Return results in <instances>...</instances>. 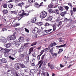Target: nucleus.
I'll return each mask as SVG.
<instances>
[{
  "label": "nucleus",
  "mask_w": 76,
  "mask_h": 76,
  "mask_svg": "<svg viewBox=\"0 0 76 76\" xmlns=\"http://www.w3.org/2000/svg\"><path fill=\"white\" fill-rule=\"evenodd\" d=\"M16 53H17V51H16V50H13L12 52V54L13 56H15V55L16 54Z\"/></svg>",
  "instance_id": "obj_23"
},
{
  "label": "nucleus",
  "mask_w": 76,
  "mask_h": 76,
  "mask_svg": "<svg viewBox=\"0 0 76 76\" xmlns=\"http://www.w3.org/2000/svg\"><path fill=\"white\" fill-rule=\"evenodd\" d=\"M45 66L43 65L42 67V70H44V69H45Z\"/></svg>",
  "instance_id": "obj_61"
},
{
  "label": "nucleus",
  "mask_w": 76,
  "mask_h": 76,
  "mask_svg": "<svg viewBox=\"0 0 76 76\" xmlns=\"http://www.w3.org/2000/svg\"><path fill=\"white\" fill-rule=\"evenodd\" d=\"M2 12H3L4 14V15H6L7 13H8V11L7 10H3Z\"/></svg>",
  "instance_id": "obj_27"
},
{
  "label": "nucleus",
  "mask_w": 76,
  "mask_h": 76,
  "mask_svg": "<svg viewBox=\"0 0 76 76\" xmlns=\"http://www.w3.org/2000/svg\"><path fill=\"white\" fill-rule=\"evenodd\" d=\"M25 31L26 32H27L28 33H29V30L28 29L26 28H25Z\"/></svg>",
  "instance_id": "obj_50"
},
{
  "label": "nucleus",
  "mask_w": 76,
  "mask_h": 76,
  "mask_svg": "<svg viewBox=\"0 0 76 76\" xmlns=\"http://www.w3.org/2000/svg\"><path fill=\"white\" fill-rule=\"evenodd\" d=\"M20 69H22V68H25L26 67L23 64H19Z\"/></svg>",
  "instance_id": "obj_18"
},
{
  "label": "nucleus",
  "mask_w": 76,
  "mask_h": 76,
  "mask_svg": "<svg viewBox=\"0 0 76 76\" xmlns=\"http://www.w3.org/2000/svg\"><path fill=\"white\" fill-rule=\"evenodd\" d=\"M58 8L59 10H61V11H63L64 10V9L63 8V7H61V6H59L58 7Z\"/></svg>",
  "instance_id": "obj_26"
},
{
  "label": "nucleus",
  "mask_w": 76,
  "mask_h": 76,
  "mask_svg": "<svg viewBox=\"0 0 76 76\" xmlns=\"http://www.w3.org/2000/svg\"><path fill=\"white\" fill-rule=\"evenodd\" d=\"M52 19H53V17L52 16H49L48 18L47 19V20L51 21L52 20Z\"/></svg>",
  "instance_id": "obj_32"
},
{
  "label": "nucleus",
  "mask_w": 76,
  "mask_h": 76,
  "mask_svg": "<svg viewBox=\"0 0 76 76\" xmlns=\"http://www.w3.org/2000/svg\"><path fill=\"white\" fill-rule=\"evenodd\" d=\"M6 38H3L2 39H1V41L3 42H6Z\"/></svg>",
  "instance_id": "obj_30"
},
{
  "label": "nucleus",
  "mask_w": 76,
  "mask_h": 76,
  "mask_svg": "<svg viewBox=\"0 0 76 76\" xmlns=\"http://www.w3.org/2000/svg\"><path fill=\"white\" fill-rule=\"evenodd\" d=\"M43 4V2H41L40 5H39L38 3H37V2H36L35 3V5L34 6L36 7H37V8H39L41 6H42V4Z\"/></svg>",
  "instance_id": "obj_7"
},
{
  "label": "nucleus",
  "mask_w": 76,
  "mask_h": 76,
  "mask_svg": "<svg viewBox=\"0 0 76 76\" xmlns=\"http://www.w3.org/2000/svg\"><path fill=\"white\" fill-rule=\"evenodd\" d=\"M24 4V3L23 2H22L20 3H19L18 4V6H20V7H21L22 6H23V5Z\"/></svg>",
  "instance_id": "obj_41"
},
{
  "label": "nucleus",
  "mask_w": 76,
  "mask_h": 76,
  "mask_svg": "<svg viewBox=\"0 0 76 76\" xmlns=\"http://www.w3.org/2000/svg\"><path fill=\"white\" fill-rule=\"evenodd\" d=\"M53 31H56V24L53 25Z\"/></svg>",
  "instance_id": "obj_33"
},
{
  "label": "nucleus",
  "mask_w": 76,
  "mask_h": 76,
  "mask_svg": "<svg viewBox=\"0 0 76 76\" xmlns=\"http://www.w3.org/2000/svg\"><path fill=\"white\" fill-rule=\"evenodd\" d=\"M32 56L34 57H36V56H37V55H36V54H35V53H34L33 54H32Z\"/></svg>",
  "instance_id": "obj_57"
},
{
  "label": "nucleus",
  "mask_w": 76,
  "mask_h": 76,
  "mask_svg": "<svg viewBox=\"0 0 76 76\" xmlns=\"http://www.w3.org/2000/svg\"><path fill=\"white\" fill-rule=\"evenodd\" d=\"M50 47L49 46L48 48L45 49L44 50L45 51H47L48 50H50Z\"/></svg>",
  "instance_id": "obj_44"
},
{
  "label": "nucleus",
  "mask_w": 76,
  "mask_h": 76,
  "mask_svg": "<svg viewBox=\"0 0 76 76\" xmlns=\"http://www.w3.org/2000/svg\"><path fill=\"white\" fill-rule=\"evenodd\" d=\"M51 30H52V29H49L48 30H45V32H46L47 33L48 32H50V31H51Z\"/></svg>",
  "instance_id": "obj_37"
},
{
  "label": "nucleus",
  "mask_w": 76,
  "mask_h": 76,
  "mask_svg": "<svg viewBox=\"0 0 76 76\" xmlns=\"http://www.w3.org/2000/svg\"><path fill=\"white\" fill-rule=\"evenodd\" d=\"M9 8L10 9H12L13 7V5H12L11 4H9L8 5Z\"/></svg>",
  "instance_id": "obj_34"
},
{
  "label": "nucleus",
  "mask_w": 76,
  "mask_h": 76,
  "mask_svg": "<svg viewBox=\"0 0 76 76\" xmlns=\"http://www.w3.org/2000/svg\"><path fill=\"white\" fill-rule=\"evenodd\" d=\"M44 57H45V55H43L41 57V59H42L41 60H40V61H39L38 62V64H39L42 61V60L44 58Z\"/></svg>",
  "instance_id": "obj_13"
},
{
  "label": "nucleus",
  "mask_w": 76,
  "mask_h": 76,
  "mask_svg": "<svg viewBox=\"0 0 76 76\" xmlns=\"http://www.w3.org/2000/svg\"><path fill=\"white\" fill-rule=\"evenodd\" d=\"M31 22L32 23H35L37 20V18H33L31 19Z\"/></svg>",
  "instance_id": "obj_25"
},
{
  "label": "nucleus",
  "mask_w": 76,
  "mask_h": 76,
  "mask_svg": "<svg viewBox=\"0 0 76 76\" xmlns=\"http://www.w3.org/2000/svg\"><path fill=\"white\" fill-rule=\"evenodd\" d=\"M63 7H64L66 10H68L69 9V7H68L67 6H63Z\"/></svg>",
  "instance_id": "obj_45"
},
{
  "label": "nucleus",
  "mask_w": 76,
  "mask_h": 76,
  "mask_svg": "<svg viewBox=\"0 0 76 76\" xmlns=\"http://www.w3.org/2000/svg\"><path fill=\"white\" fill-rule=\"evenodd\" d=\"M68 5L70 7H72V5L71 3H68Z\"/></svg>",
  "instance_id": "obj_59"
},
{
  "label": "nucleus",
  "mask_w": 76,
  "mask_h": 76,
  "mask_svg": "<svg viewBox=\"0 0 76 76\" xmlns=\"http://www.w3.org/2000/svg\"><path fill=\"white\" fill-rule=\"evenodd\" d=\"M34 51V48L33 47L31 48L29 50V51H28V54H30Z\"/></svg>",
  "instance_id": "obj_17"
},
{
  "label": "nucleus",
  "mask_w": 76,
  "mask_h": 76,
  "mask_svg": "<svg viewBox=\"0 0 76 76\" xmlns=\"http://www.w3.org/2000/svg\"><path fill=\"white\" fill-rule=\"evenodd\" d=\"M59 10H58L56 9L55 10H53V13H55L56 14H58Z\"/></svg>",
  "instance_id": "obj_28"
},
{
  "label": "nucleus",
  "mask_w": 76,
  "mask_h": 76,
  "mask_svg": "<svg viewBox=\"0 0 76 76\" xmlns=\"http://www.w3.org/2000/svg\"><path fill=\"white\" fill-rule=\"evenodd\" d=\"M11 50L7 49L6 48L3 49L1 47H0V51L2 53H3V52H5V51H7L8 52H9V51H10Z\"/></svg>",
  "instance_id": "obj_6"
},
{
  "label": "nucleus",
  "mask_w": 76,
  "mask_h": 76,
  "mask_svg": "<svg viewBox=\"0 0 76 76\" xmlns=\"http://www.w3.org/2000/svg\"><path fill=\"white\" fill-rule=\"evenodd\" d=\"M33 60H32L31 61V64L32 66H35V64L34 62L35 61V59H33Z\"/></svg>",
  "instance_id": "obj_21"
},
{
  "label": "nucleus",
  "mask_w": 76,
  "mask_h": 76,
  "mask_svg": "<svg viewBox=\"0 0 76 76\" xmlns=\"http://www.w3.org/2000/svg\"><path fill=\"white\" fill-rule=\"evenodd\" d=\"M24 50V46H21L20 47V48L18 50V52H22Z\"/></svg>",
  "instance_id": "obj_11"
},
{
  "label": "nucleus",
  "mask_w": 76,
  "mask_h": 76,
  "mask_svg": "<svg viewBox=\"0 0 76 76\" xmlns=\"http://www.w3.org/2000/svg\"><path fill=\"white\" fill-rule=\"evenodd\" d=\"M43 61H42L41 64H40L39 67V69H40L41 68V66H42V64L43 63Z\"/></svg>",
  "instance_id": "obj_55"
},
{
  "label": "nucleus",
  "mask_w": 76,
  "mask_h": 76,
  "mask_svg": "<svg viewBox=\"0 0 76 76\" xmlns=\"http://www.w3.org/2000/svg\"><path fill=\"white\" fill-rule=\"evenodd\" d=\"M41 31V30H40V31H39L38 30V28L37 27L34 28L32 30V32L33 34H37V33H39Z\"/></svg>",
  "instance_id": "obj_5"
},
{
  "label": "nucleus",
  "mask_w": 76,
  "mask_h": 76,
  "mask_svg": "<svg viewBox=\"0 0 76 76\" xmlns=\"http://www.w3.org/2000/svg\"><path fill=\"white\" fill-rule=\"evenodd\" d=\"M42 76H45V72H43L42 73Z\"/></svg>",
  "instance_id": "obj_60"
},
{
  "label": "nucleus",
  "mask_w": 76,
  "mask_h": 76,
  "mask_svg": "<svg viewBox=\"0 0 76 76\" xmlns=\"http://www.w3.org/2000/svg\"><path fill=\"white\" fill-rule=\"evenodd\" d=\"M25 59L26 61L27 62H29V56H26L25 57Z\"/></svg>",
  "instance_id": "obj_20"
},
{
  "label": "nucleus",
  "mask_w": 76,
  "mask_h": 76,
  "mask_svg": "<svg viewBox=\"0 0 76 76\" xmlns=\"http://www.w3.org/2000/svg\"><path fill=\"white\" fill-rule=\"evenodd\" d=\"M43 61V62L42 64L43 66H45V65H46V64L47 63V61H44H44Z\"/></svg>",
  "instance_id": "obj_54"
},
{
  "label": "nucleus",
  "mask_w": 76,
  "mask_h": 76,
  "mask_svg": "<svg viewBox=\"0 0 76 76\" xmlns=\"http://www.w3.org/2000/svg\"><path fill=\"white\" fill-rule=\"evenodd\" d=\"M9 58H10V60H15V58L12 57L11 56H9Z\"/></svg>",
  "instance_id": "obj_43"
},
{
  "label": "nucleus",
  "mask_w": 76,
  "mask_h": 76,
  "mask_svg": "<svg viewBox=\"0 0 76 76\" xmlns=\"http://www.w3.org/2000/svg\"><path fill=\"white\" fill-rule=\"evenodd\" d=\"M73 11H74V12H75L76 11V8H74Z\"/></svg>",
  "instance_id": "obj_64"
},
{
  "label": "nucleus",
  "mask_w": 76,
  "mask_h": 76,
  "mask_svg": "<svg viewBox=\"0 0 76 76\" xmlns=\"http://www.w3.org/2000/svg\"><path fill=\"white\" fill-rule=\"evenodd\" d=\"M24 72L26 73H28V69H25L24 70Z\"/></svg>",
  "instance_id": "obj_52"
},
{
  "label": "nucleus",
  "mask_w": 76,
  "mask_h": 76,
  "mask_svg": "<svg viewBox=\"0 0 76 76\" xmlns=\"http://www.w3.org/2000/svg\"><path fill=\"white\" fill-rule=\"evenodd\" d=\"M48 11L50 13H54V11H53L51 9H49Z\"/></svg>",
  "instance_id": "obj_36"
},
{
  "label": "nucleus",
  "mask_w": 76,
  "mask_h": 76,
  "mask_svg": "<svg viewBox=\"0 0 76 76\" xmlns=\"http://www.w3.org/2000/svg\"><path fill=\"white\" fill-rule=\"evenodd\" d=\"M7 4H5L3 5V7L4 8H7Z\"/></svg>",
  "instance_id": "obj_49"
},
{
  "label": "nucleus",
  "mask_w": 76,
  "mask_h": 76,
  "mask_svg": "<svg viewBox=\"0 0 76 76\" xmlns=\"http://www.w3.org/2000/svg\"><path fill=\"white\" fill-rule=\"evenodd\" d=\"M48 65L51 69H54V66H53V65L51 64H50V63H48Z\"/></svg>",
  "instance_id": "obj_16"
},
{
  "label": "nucleus",
  "mask_w": 76,
  "mask_h": 76,
  "mask_svg": "<svg viewBox=\"0 0 76 76\" xmlns=\"http://www.w3.org/2000/svg\"><path fill=\"white\" fill-rule=\"evenodd\" d=\"M66 12H63L61 13L60 15H61V16H62L63 17H64V16H65V15L66 14Z\"/></svg>",
  "instance_id": "obj_19"
},
{
  "label": "nucleus",
  "mask_w": 76,
  "mask_h": 76,
  "mask_svg": "<svg viewBox=\"0 0 76 76\" xmlns=\"http://www.w3.org/2000/svg\"><path fill=\"white\" fill-rule=\"evenodd\" d=\"M15 69L17 70H18L20 69L19 64H16L15 65Z\"/></svg>",
  "instance_id": "obj_8"
},
{
  "label": "nucleus",
  "mask_w": 76,
  "mask_h": 76,
  "mask_svg": "<svg viewBox=\"0 0 76 76\" xmlns=\"http://www.w3.org/2000/svg\"><path fill=\"white\" fill-rule=\"evenodd\" d=\"M42 55V54H40L39 55H38L37 57V59L39 60V59H40V56Z\"/></svg>",
  "instance_id": "obj_40"
},
{
  "label": "nucleus",
  "mask_w": 76,
  "mask_h": 76,
  "mask_svg": "<svg viewBox=\"0 0 76 76\" xmlns=\"http://www.w3.org/2000/svg\"><path fill=\"white\" fill-rule=\"evenodd\" d=\"M64 21H66L67 22V21H69V19H68L67 18L65 17Z\"/></svg>",
  "instance_id": "obj_58"
},
{
  "label": "nucleus",
  "mask_w": 76,
  "mask_h": 76,
  "mask_svg": "<svg viewBox=\"0 0 76 76\" xmlns=\"http://www.w3.org/2000/svg\"><path fill=\"white\" fill-rule=\"evenodd\" d=\"M50 8H53V5L51 4L50 5Z\"/></svg>",
  "instance_id": "obj_63"
},
{
  "label": "nucleus",
  "mask_w": 76,
  "mask_h": 76,
  "mask_svg": "<svg viewBox=\"0 0 76 76\" xmlns=\"http://www.w3.org/2000/svg\"><path fill=\"white\" fill-rule=\"evenodd\" d=\"M15 30L17 31H19V30H20V28H15Z\"/></svg>",
  "instance_id": "obj_53"
},
{
  "label": "nucleus",
  "mask_w": 76,
  "mask_h": 76,
  "mask_svg": "<svg viewBox=\"0 0 76 76\" xmlns=\"http://www.w3.org/2000/svg\"><path fill=\"white\" fill-rule=\"evenodd\" d=\"M10 50L9 51V52H7V51H6L5 50L4 52H3L4 53V56L5 57H7L8 56H9V54L8 53H9V51H10Z\"/></svg>",
  "instance_id": "obj_15"
},
{
  "label": "nucleus",
  "mask_w": 76,
  "mask_h": 76,
  "mask_svg": "<svg viewBox=\"0 0 76 76\" xmlns=\"http://www.w3.org/2000/svg\"><path fill=\"white\" fill-rule=\"evenodd\" d=\"M62 25V22L61 21L59 22L57 24V26L58 27H59V26H61Z\"/></svg>",
  "instance_id": "obj_31"
},
{
  "label": "nucleus",
  "mask_w": 76,
  "mask_h": 76,
  "mask_svg": "<svg viewBox=\"0 0 76 76\" xmlns=\"http://www.w3.org/2000/svg\"><path fill=\"white\" fill-rule=\"evenodd\" d=\"M52 56L53 57H56L57 56V54L56 53H52Z\"/></svg>",
  "instance_id": "obj_42"
},
{
  "label": "nucleus",
  "mask_w": 76,
  "mask_h": 76,
  "mask_svg": "<svg viewBox=\"0 0 76 76\" xmlns=\"http://www.w3.org/2000/svg\"><path fill=\"white\" fill-rule=\"evenodd\" d=\"M28 1L30 3H32L33 2H35V0H29Z\"/></svg>",
  "instance_id": "obj_39"
},
{
  "label": "nucleus",
  "mask_w": 76,
  "mask_h": 76,
  "mask_svg": "<svg viewBox=\"0 0 76 76\" xmlns=\"http://www.w3.org/2000/svg\"><path fill=\"white\" fill-rule=\"evenodd\" d=\"M36 24L38 25V26H41V25H43V23L42 22H39L38 23H36Z\"/></svg>",
  "instance_id": "obj_22"
},
{
  "label": "nucleus",
  "mask_w": 76,
  "mask_h": 76,
  "mask_svg": "<svg viewBox=\"0 0 76 76\" xmlns=\"http://www.w3.org/2000/svg\"><path fill=\"white\" fill-rule=\"evenodd\" d=\"M27 55V54L26 53H24L23 54L20 53L19 55V58L20 60H23V58H24V57H25Z\"/></svg>",
  "instance_id": "obj_3"
},
{
  "label": "nucleus",
  "mask_w": 76,
  "mask_h": 76,
  "mask_svg": "<svg viewBox=\"0 0 76 76\" xmlns=\"http://www.w3.org/2000/svg\"><path fill=\"white\" fill-rule=\"evenodd\" d=\"M14 42V44L16 47H18L20 45V42L19 41H15Z\"/></svg>",
  "instance_id": "obj_9"
},
{
  "label": "nucleus",
  "mask_w": 76,
  "mask_h": 76,
  "mask_svg": "<svg viewBox=\"0 0 76 76\" xmlns=\"http://www.w3.org/2000/svg\"><path fill=\"white\" fill-rule=\"evenodd\" d=\"M20 25L19 24V23H15L14 24V26H19Z\"/></svg>",
  "instance_id": "obj_47"
},
{
  "label": "nucleus",
  "mask_w": 76,
  "mask_h": 76,
  "mask_svg": "<svg viewBox=\"0 0 76 76\" xmlns=\"http://www.w3.org/2000/svg\"><path fill=\"white\" fill-rule=\"evenodd\" d=\"M2 62L3 63H7V61L4 58H3L1 60Z\"/></svg>",
  "instance_id": "obj_29"
},
{
  "label": "nucleus",
  "mask_w": 76,
  "mask_h": 76,
  "mask_svg": "<svg viewBox=\"0 0 76 76\" xmlns=\"http://www.w3.org/2000/svg\"><path fill=\"white\" fill-rule=\"evenodd\" d=\"M4 45L5 46L6 48H9L11 46V43H9L7 44H4Z\"/></svg>",
  "instance_id": "obj_12"
},
{
  "label": "nucleus",
  "mask_w": 76,
  "mask_h": 76,
  "mask_svg": "<svg viewBox=\"0 0 76 76\" xmlns=\"http://www.w3.org/2000/svg\"><path fill=\"white\" fill-rule=\"evenodd\" d=\"M18 39L19 42H22L24 40V38L23 37H20Z\"/></svg>",
  "instance_id": "obj_14"
},
{
  "label": "nucleus",
  "mask_w": 76,
  "mask_h": 76,
  "mask_svg": "<svg viewBox=\"0 0 76 76\" xmlns=\"http://www.w3.org/2000/svg\"><path fill=\"white\" fill-rule=\"evenodd\" d=\"M37 42H36L33 43L32 44H31V46H34V45H35L37 44Z\"/></svg>",
  "instance_id": "obj_48"
},
{
  "label": "nucleus",
  "mask_w": 76,
  "mask_h": 76,
  "mask_svg": "<svg viewBox=\"0 0 76 76\" xmlns=\"http://www.w3.org/2000/svg\"><path fill=\"white\" fill-rule=\"evenodd\" d=\"M63 49H60L59 50V51L58 53V54H60V53H61L63 51Z\"/></svg>",
  "instance_id": "obj_35"
},
{
  "label": "nucleus",
  "mask_w": 76,
  "mask_h": 76,
  "mask_svg": "<svg viewBox=\"0 0 76 76\" xmlns=\"http://www.w3.org/2000/svg\"><path fill=\"white\" fill-rule=\"evenodd\" d=\"M50 24L49 23H46L45 24V26H50Z\"/></svg>",
  "instance_id": "obj_46"
},
{
  "label": "nucleus",
  "mask_w": 76,
  "mask_h": 76,
  "mask_svg": "<svg viewBox=\"0 0 76 76\" xmlns=\"http://www.w3.org/2000/svg\"><path fill=\"white\" fill-rule=\"evenodd\" d=\"M11 13H14V14H16V13H17V12H16L13 11H11Z\"/></svg>",
  "instance_id": "obj_56"
},
{
  "label": "nucleus",
  "mask_w": 76,
  "mask_h": 76,
  "mask_svg": "<svg viewBox=\"0 0 76 76\" xmlns=\"http://www.w3.org/2000/svg\"><path fill=\"white\" fill-rule=\"evenodd\" d=\"M47 15V13L45 11H43L40 14V18L42 19L45 18Z\"/></svg>",
  "instance_id": "obj_2"
},
{
  "label": "nucleus",
  "mask_w": 76,
  "mask_h": 76,
  "mask_svg": "<svg viewBox=\"0 0 76 76\" xmlns=\"http://www.w3.org/2000/svg\"><path fill=\"white\" fill-rule=\"evenodd\" d=\"M15 39L16 37L13 35L9 36L7 38V39H8V41H12Z\"/></svg>",
  "instance_id": "obj_4"
},
{
  "label": "nucleus",
  "mask_w": 76,
  "mask_h": 76,
  "mask_svg": "<svg viewBox=\"0 0 76 76\" xmlns=\"http://www.w3.org/2000/svg\"><path fill=\"white\" fill-rule=\"evenodd\" d=\"M53 49H54V48H52L50 49H49L50 50H49V52L51 54H53V51H54Z\"/></svg>",
  "instance_id": "obj_24"
},
{
  "label": "nucleus",
  "mask_w": 76,
  "mask_h": 76,
  "mask_svg": "<svg viewBox=\"0 0 76 76\" xmlns=\"http://www.w3.org/2000/svg\"><path fill=\"white\" fill-rule=\"evenodd\" d=\"M28 44H29V43L28 42L25 43L24 44V46H25V47H28Z\"/></svg>",
  "instance_id": "obj_51"
},
{
  "label": "nucleus",
  "mask_w": 76,
  "mask_h": 76,
  "mask_svg": "<svg viewBox=\"0 0 76 76\" xmlns=\"http://www.w3.org/2000/svg\"><path fill=\"white\" fill-rule=\"evenodd\" d=\"M15 73H12L11 74V76H15Z\"/></svg>",
  "instance_id": "obj_62"
},
{
  "label": "nucleus",
  "mask_w": 76,
  "mask_h": 76,
  "mask_svg": "<svg viewBox=\"0 0 76 76\" xmlns=\"http://www.w3.org/2000/svg\"><path fill=\"white\" fill-rule=\"evenodd\" d=\"M35 68H36V69H31L30 70L31 73L34 74V73H35L37 72V66H35Z\"/></svg>",
  "instance_id": "obj_10"
},
{
  "label": "nucleus",
  "mask_w": 76,
  "mask_h": 76,
  "mask_svg": "<svg viewBox=\"0 0 76 76\" xmlns=\"http://www.w3.org/2000/svg\"><path fill=\"white\" fill-rule=\"evenodd\" d=\"M66 44H64V45H61L60 46H59L58 47L59 48H60V47H66Z\"/></svg>",
  "instance_id": "obj_38"
},
{
  "label": "nucleus",
  "mask_w": 76,
  "mask_h": 76,
  "mask_svg": "<svg viewBox=\"0 0 76 76\" xmlns=\"http://www.w3.org/2000/svg\"><path fill=\"white\" fill-rule=\"evenodd\" d=\"M24 11L23 10H22V11H21L20 12H19V13H21L20 14V16L21 17H17V19H18V20H20L21 19H22V18H23V16H24V15H25V16H28L29 15V12H27V13H24Z\"/></svg>",
  "instance_id": "obj_1"
}]
</instances>
